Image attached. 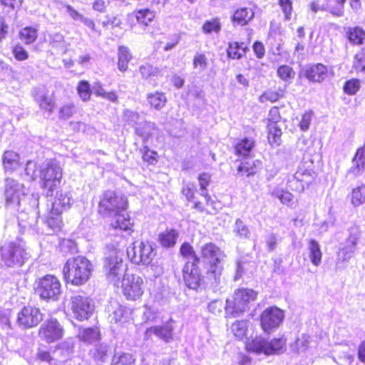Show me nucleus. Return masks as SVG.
Masks as SVG:
<instances>
[{
    "mask_svg": "<svg viewBox=\"0 0 365 365\" xmlns=\"http://www.w3.org/2000/svg\"><path fill=\"white\" fill-rule=\"evenodd\" d=\"M127 207V199L125 197L118 195L113 190H106L101 196L98 203V211L103 216L115 215V220L110 224V230L113 235H121L123 233L130 235L132 230L133 224L129 217L120 214Z\"/></svg>",
    "mask_w": 365,
    "mask_h": 365,
    "instance_id": "f257e3e1",
    "label": "nucleus"
},
{
    "mask_svg": "<svg viewBox=\"0 0 365 365\" xmlns=\"http://www.w3.org/2000/svg\"><path fill=\"white\" fill-rule=\"evenodd\" d=\"M92 271L91 262L83 256L69 258L63 269L66 281L74 285L86 283L89 279Z\"/></svg>",
    "mask_w": 365,
    "mask_h": 365,
    "instance_id": "f03ea898",
    "label": "nucleus"
},
{
    "mask_svg": "<svg viewBox=\"0 0 365 365\" xmlns=\"http://www.w3.org/2000/svg\"><path fill=\"white\" fill-rule=\"evenodd\" d=\"M200 254L209 263L208 277L212 278L215 283H219L223 269L221 262L225 257L224 252L213 242H207L200 247Z\"/></svg>",
    "mask_w": 365,
    "mask_h": 365,
    "instance_id": "7ed1b4c3",
    "label": "nucleus"
},
{
    "mask_svg": "<svg viewBox=\"0 0 365 365\" xmlns=\"http://www.w3.org/2000/svg\"><path fill=\"white\" fill-rule=\"evenodd\" d=\"M62 168L56 159H48L39 166V178L43 188L47 189V195H53L54 189L60 184Z\"/></svg>",
    "mask_w": 365,
    "mask_h": 365,
    "instance_id": "20e7f679",
    "label": "nucleus"
},
{
    "mask_svg": "<svg viewBox=\"0 0 365 365\" xmlns=\"http://www.w3.org/2000/svg\"><path fill=\"white\" fill-rule=\"evenodd\" d=\"M0 257L2 265L20 267L28 259V253L22 242L11 241L5 242L1 247Z\"/></svg>",
    "mask_w": 365,
    "mask_h": 365,
    "instance_id": "39448f33",
    "label": "nucleus"
},
{
    "mask_svg": "<svg viewBox=\"0 0 365 365\" xmlns=\"http://www.w3.org/2000/svg\"><path fill=\"white\" fill-rule=\"evenodd\" d=\"M257 293L250 289H240L235 291L232 299H227L225 313L233 317L249 309V304L257 298Z\"/></svg>",
    "mask_w": 365,
    "mask_h": 365,
    "instance_id": "423d86ee",
    "label": "nucleus"
},
{
    "mask_svg": "<svg viewBox=\"0 0 365 365\" xmlns=\"http://www.w3.org/2000/svg\"><path fill=\"white\" fill-rule=\"evenodd\" d=\"M103 269L108 281L117 287L119 286L121 277L128 274L125 273L126 265L123 262L122 254L117 250L105 257Z\"/></svg>",
    "mask_w": 365,
    "mask_h": 365,
    "instance_id": "0eeeda50",
    "label": "nucleus"
},
{
    "mask_svg": "<svg viewBox=\"0 0 365 365\" xmlns=\"http://www.w3.org/2000/svg\"><path fill=\"white\" fill-rule=\"evenodd\" d=\"M36 292L41 299L57 301L61 294V284L58 279L52 274H46L38 278Z\"/></svg>",
    "mask_w": 365,
    "mask_h": 365,
    "instance_id": "6e6552de",
    "label": "nucleus"
},
{
    "mask_svg": "<svg viewBox=\"0 0 365 365\" xmlns=\"http://www.w3.org/2000/svg\"><path fill=\"white\" fill-rule=\"evenodd\" d=\"M127 255L134 264L148 265L155 256V252L153 245L148 242H135L127 249Z\"/></svg>",
    "mask_w": 365,
    "mask_h": 365,
    "instance_id": "1a4fd4ad",
    "label": "nucleus"
},
{
    "mask_svg": "<svg viewBox=\"0 0 365 365\" xmlns=\"http://www.w3.org/2000/svg\"><path fill=\"white\" fill-rule=\"evenodd\" d=\"M284 345L285 340L282 338L267 341L261 337H256L247 344V349L257 354L271 355L279 354L283 351Z\"/></svg>",
    "mask_w": 365,
    "mask_h": 365,
    "instance_id": "9d476101",
    "label": "nucleus"
},
{
    "mask_svg": "<svg viewBox=\"0 0 365 365\" xmlns=\"http://www.w3.org/2000/svg\"><path fill=\"white\" fill-rule=\"evenodd\" d=\"M317 177L313 169L306 167L304 164L300 165L292 177L287 180V186L294 191L302 192L305 186L312 183Z\"/></svg>",
    "mask_w": 365,
    "mask_h": 365,
    "instance_id": "9b49d317",
    "label": "nucleus"
},
{
    "mask_svg": "<svg viewBox=\"0 0 365 365\" xmlns=\"http://www.w3.org/2000/svg\"><path fill=\"white\" fill-rule=\"evenodd\" d=\"M64 334V329L60 322L53 317L45 320L41 325L38 335L46 343H53L61 339Z\"/></svg>",
    "mask_w": 365,
    "mask_h": 365,
    "instance_id": "f8f14e48",
    "label": "nucleus"
},
{
    "mask_svg": "<svg viewBox=\"0 0 365 365\" xmlns=\"http://www.w3.org/2000/svg\"><path fill=\"white\" fill-rule=\"evenodd\" d=\"M143 279L135 274H127L121 281V288L123 294L128 299L136 300L143 294Z\"/></svg>",
    "mask_w": 365,
    "mask_h": 365,
    "instance_id": "ddd939ff",
    "label": "nucleus"
},
{
    "mask_svg": "<svg viewBox=\"0 0 365 365\" xmlns=\"http://www.w3.org/2000/svg\"><path fill=\"white\" fill-rule=\"evenodd\" d=\"M284 318L283 310L277 307H270L264 309L260 315V324L265 332L277 329Z\"/></svg>",
    "mask_w": 365,
    "mask_h": 365,
    "instance_id": "4468645a",
    "label": "nucleus"
},
{
    "mask_svg": "<svg viewBox=\"0 0 365 365\" xmlns=\"http://www.w3.org/2000/svg\"><path fill=\"white\" fill-rule=\"evenodd\" d=\"M71 309L77 319H88L94 310V304L93 300L87 297L75 295L71 297Z\"/></svg>",
    "mask_w": 365,
    "mask_h": 365,
    "instance_id": "2eb2a0df",
    "label": "nucleus"
},
{
    "mask_svg": "<svg viewBox=\"0 0 365 365\" xmlns=\"http://www.w3.org/2000/svg\"><path fill=\"white\" fill-rule=\"evenodd\" d=\"M25 195L24 186L18 181L7 178L5 182L4 198L7 206L18 207Z\"/></svg>",
    "mask_w": 365,
    "mask_h": 365,
    "instance_id": "dca6fc26",
    "label": "nucleus"
},
{
    "mask_svg": "<svg viewBox=\"0 0 365 365\" xmlns=\"http://www.w3.org/2000/svg\"><path fill=\"white\" fill-rule=\"evenodd\" d=\"M43 319V314L39 308L26 306L18 314L17 323L24 329L36 327Z\"/></svg>",
    "mask_w": 365,
    "mask_h": 365,
    "instance_id": "f3484780",
    "label": "nucleus"
},
{
    "mask_svg": "<svg viewBox=\"0 0 365 365\" xmlns=\"http://www.w3.org/2000/svg\"><path fill=\"white\" fill-rule=\"evenodd\" d=\"M51 214L61 215L63 212L68 210L73 204V199L71 193L67 191H57L56 195L51 200Z\"/></svg>",
    "mask_w": 365,
    "mask_h": 365,
    "instance_id": "a211bd4d",
    "label": "nucleus"
},
{
    "mask_svg": "<svg viewBox=\"0 0 365 365\" xmlns=\"http://www.w3.org/2000/svg\"><path fill=\"white\" fill-rule=\"evenodd\" d=\"M173 330L174 327L171 320L165 324L148 328L145 331L144 338L148 340L153 335H155L163 341L168 343L173 339Z\"/></svg>",
    "mask_w": 365,
    "mask_h": 365,
    "instance_id": "6ab92c4d",
    "label": "nucleus"
},
{
    "mask_svg": "<svg viewBox=\"0 0 365 365\" xmlns=\"http://www.w3.org/2000/svg\"><path fill=\"white\" fill-rule=\"evenodd\" d=\"M182 272L186 286L190 289H197L202 281V275L196 263L186 262Z\"/></svg>",
    "mask_w": 365,
    "mask_h": 365,
    "instance_id": "aec40b11",
    "label": "nucleus"
},
{
    "mask_svg": "<svg viewBox=\"0 0 365 365\" xmlns=\"http://www.w3.org/2000/svg\"><path fill=\"white\" fill-rule=\"evenodd\" d=\"M328 73V68L322 63L314 64L304 71L305 77L311 82L320 83L323 81Z\"/></svg>",
    "mask_w": 365,
    "mask_h": 365,
    "instance_id": "412c9836",
    "label": "nucleus"
},
{
    "mask_svg": "<svg viewBox=\"0 0 365 365\" xmlns=\"http://www.w3.org/2000/svg\"><path fill=\"white\" fill-rule=\"evenodd\" d=\"M365 168V148H359L352 159V165L348 171V175L354 178L361 175Z\"/></svg>",
    "mask_w": 365,
    "mask_h": 365,
    "instance_id": "4be33fe9",
    "label": "nucleus"
},
{
    "mask_svg": "<svg viewBox=\"0 0 365 365\" xmlns=\"http://www.w3.org/2000/svg\"><path fill=\"white\" fill-rule=\"evenodd\" d=\"M34 98L40 108L49 113H51L55 107L53 99L48 96L43 89H36L34 93Z\"/></svg>",
    "mask_w": 365,
    "mask_h": 365,
    "instance_id": "5701e85b",
    "label": "nucleus"
},
{
    "mask_svg": "<svg viewBox=\"0 0 365 365\" xmlns=\"http://www.w3.org/2000/svg\"><path fill=\"white\" fill-rule=\"evenodd\" d=\"M262 163L257 160L248 159L240 163L237 168V174L245 175L247 177L254 175L257 173Z\"/></svg>",
    "mask_w": 365,
    "mask_h": 365,
    "instance_id": "b1692460",
    "label": "nucleus"
},
{
    "mask_svg": "<svg viewBox=\"0 0 365 365\" xmlns=\"http://www.w3.org/2000/svg\"><path fill=\"white\" fill-rule=\"evenodd\" d=\"M179 233L176 230L167 229L158 235V242L166 248L172 247L176 244Z\"/></svg>",
    "mask_w": 365,
    "mask_h": 365,
    "instance_id": "393cba45",
    "label": "nucleus"
},
{
    "mask_svg": "<svg viewBox=\"0 0 365 365\" xmlns=\"http://www.w3.org/2000/svg\"><path fill=\"white\" fill-rule=\"evenodd\" d=\"M308 257L313 265L318 267L321 264L322 252L320 245L315 240H310L308 243Z\"/></svg>",
    "mask_w": 365,
    "mask_h": 365,
    "instance_id": "a878e982",
    "label": "nucleus"
},
{
    "mask_svg": "<svg viewBox=\"0 0 365 365\" xmlns=\"http://www.w3.org/2000/svg\"><path fill=\"white\" fill-rule=\"evenodd\" d=\"M356 251V249L353 246L351 247L346 245L339 249L336 259V267L337 269L342 268L344 264L347 263L352 258Z\"/></svg>",
    "mask_w": 365,
    "mask_h": 365,
    "instance_id": "bb28decb",
    "label": "nucleus"
},
{
    "mask_svg": "<svg viewBox=\"0 0 365 365\" xmlns=\"http://www.w3.org/2000/svg\"><path fill=\"white\" fill-rule=\"evenodd\" d=\"M3 165L6 170L13 171L20 165L19 155L11 150L4 152L3 155Z\"/></svg>",
    "mask_w": 365,
    "mask_h": 365,
    "instance_id": "cd10ccee",
    "label": "nucleus"
},
{
    "mask_svg": "<svg viewBox=\"0 0 365 365\" xmlns=\"http://www.w3.org/2000/svg\"><path fill=\"white\" fill-rule=\"evenodd\" d=\"M112 312L109 314L110 323H124L128 317V311L127 309L118 304L111 305Z\"/></svg>",
    "mask_w": 365,
    "mask_h": 365,
    "instance_id": "c85d7f7f",
    "label": "nucleus"
},
{
    "mask_svg": "<svg viewBox=\"0 0 365 365\" xmlns=\"http://www.w3.org/2000/svg\"><path fill=\"white\" fill-rule=\"evenodd\" d=\"M147 100L150 106L156 110H160L167 102L165 94L160 91L148 93L147 95Z\"/></svg>",
    "mask_w": 365,
    "mask_h": 365,
    "instance_id": "c756f323",
    "label": "nucleus"
},
{
    "mask_svg": "<svg viewBox=\"0 0 365 365\" xmlns=\"http://www.w3.org/2000/svg\"><path fill=\"white\" fill-rule=\"evenodd\" d=\"M100 332L97 328H86L79 329L78 337L84 342L91 344L99 339Z\"/></svg>",
    "mask_w": 365,
    "mask_h": 365,
    "instance_id": "7c9ffc66",
    "label": "nucleus"
},
{
    "mask_svg": "<svg viewBox=\"0 0 365 365\" xmlns=\"http://www.w3.org/2000/svg\"><path fill=\"white\" fill-rule=\"evenodd\" d=\"M247 47L244 43L232 42L229 43L227 52L229 58L240 59L246 53Z\"/></svg>",
    "mask_w": 365,
    "mask_h": 365,
    "instance_id": "2f4dec72",
    "label": "nucleus"
},
{
    "mask_svg": "<svg viewBox=\"0 0 365 365\" xmlns=\"http://www.w3.org/2000/svg\"><path fill=\"white\" fill-rule=\"evenodd\" d=\"M132 56L125 46H121L118 48V69L120 71H125L128 69V63L130 61Z\"/></svg>",
    "mask_w": 365,
    "mask_h": 365,
    "instance_id": "473e14b6",
    "label": "nucleus"
},
{
    "mask_svg": "<svg viewBox=\"0 0 365 365\" xmlns=\"http://www.w3.org/2000/svg\"><path fill=\"white\" fill-rule=\"evenodd\" d=\"M135 359L128 353H115L110 365H135Z\"/></svg>",
    "mask_w": 365,
    "mask_h": 365,
    "instance_id": "72a5a7b5",
    "label": "nucleus"
},
{
    "mask_svg": "<svg viewBox=\"0 0 365 365\" xmlns=\"http://www.w3.org/2000/svg\"><path fill=\"white\" fill-rule=\"evenodd\" d=\"M255 145L252 140L245 138L235 145V153L238 155L247 156Z\"/></svg>",
    "mask_w": 365,
    "mask_h": 365,
    "instance_id": "f704fd0d",
    "label": "nucleus"
},
{
    "mask_svg": "<svg viewBox=\"0 0 365 365\" xmlns=\"http://www.w3.org/2000/svg\"><path fill=\"white\" fill-rule=\"evenodd\" d=\"M268 140L270 144L279 145L281 141L282 130L276 123H269Z\"/></svg>",
    "mask_w": 365,
    "mask_h": 365,
    "instance_id": "c9c22d12",
    "label": "nucleus"
},
{
    "mask_svg": "<svg viewBox=\"0 0 365 365\" xmlns=\"http://www.w3.org/2000/svg\"><path fill=\"white\" fill-rule=\"evenodd\" d=\"M254 12L251 9L242 8L237 10L232 16L234 21L249 23L254 17Z\"/></svg>",
    "mask_w": 365,
    "mask_h": 365,
    "instance_id": "e433bc0d",
    "label": "nucleus"
},
{
    "mask_svg": "<svg viewBox=\"0 0 365 365\" xmlns=\"http://www.w3.org/2000/svg\"><path fill=\"white\" fill-rule=\"evenodd\" d=\"M19 37L26 44H30L36 39L37 30L32 26H26L20 31Z\"/></svg>",
    "mask_w": 365,
    "mask_h": 365,
    "instance_id": "4c0bfd02",
    "label": "nucleus"
},
{
    "mask_svg": "<svg viewBox=\"0 0 365 365\" xmlns=\"http://www.w3.org/2000/svg\"><path fill=\"white\" fill-rule=\"evenodd\" d=\"M76 89L79 97L83 101L86 102L90 100L92 91L88 81L86 80L80 81Z\"/></svg>",
    "mask_w": 365,
    "mask_h": 365,
    "instance_id": "58836bf2",
    "label": "nucleus"
},
{
    "mask_svg": "<svg viewBox=\"0 0 365 365\" xmlns=\"http://www.w3.org/2000/svg\"><path fill=\"white\" fill-rule=\"evenodd\" d=\"M153 128V123L145 121L139 123V125L135 127V133L141 137L143 139V141L145 142V140H147V139L150 136L151 131Z\"/></svg>",
    "mask_w": 365,
    "mask_h": 365,
    "instance_id": "ea45409f",
    "label": "nucleus"
},
{
    "mask_svg": "<svg viewBox=\"0 0 365 365\" xmlns=\"http://www.w3.org/2000/svg\"><path fill=\"white\" fill-rule=\"evenodd\" d=\"M131 16H134L138 23H148L154 20L155 13L148 9H145L135 11Z\"/></svg>",
    "mask_w": 365,
    "mask_h": 365,
    "instance_id": "a19ab883",
    "label": "nucleus"
},
{
    "mask_svg": "<svg viewBox=\"0 0 365 365\" xmlns=\"http://www.w3.org/2000/svg\"><path fill=\"white\" fill-rule=\"evenodd\" d=\"M248 321L241 320L236 321L231 326V331L233 334L238 339H242L247 331Z\"/></svg>",
    "mask_w": 365,
    "mask_h": 365,
    "instance_id": "79ce46f5",
    "label": "nucleus"
},
{
    "mask_svg": "<svg viewBox=\"0 0 365 365\" xmlns=\"http://www.w3.org/2000/svg\"><path fill=\"white\" fill-rule=\"evenodd\" d=\"M233 232L235 235L240 239H247L250 235V231L248 227L240 219L236 220L233 227Z\"/></svg>",
    "mask_w": 365,
    "mask_h": 365,
    "instance_id": "37998d69",
    "label": "nucleus"
},
{
    "mask_svg": "<svg viewBox=\"0 0 365 365\" xmlns=\"http://www.w3.org/2000/svg\"><path fill=\"white\" fill-rule=\"evenodd\" d=\"M349 235L346 239V245L357 249V243L361 236V230L358 226L354 225L349 230Z\"/></svg>",
    "mask_w": 365,
    "mask_h": 365,
    "instance_id": "c03bdc74",
    "label": "nucleus"
},
{
    "mask_svg": "<svg viewBox=\"0 0 365 365\" xmlns=\"http://www.w3.org/2000/svg\"><path fill=\"white\" fill-rule=\"evenodd\" d=\"M365 202V185L353 189L351 192V203L358 207Z\"/></svg>",
    "mask_w": 365,
    "mask_h": 365,
    "instance_id": "a18cd8bd",
    "label": "nucleus"
},
{
    "mask_svg": "<svg viewBox=\"0 0 365 365\" xmlns=\"http://www.w3.org/2000/svg\"><path fill=\"white\" fill-rule=\"evenodd\" d=\"M272 195L278 198L282 203L288 206H292L293 204V195L288 192L279 189H275L272 191Z\"/></svg>",
    "mask_w": 365,
    "mask_h": 365,
    "instance_id": "49530a36",
    "label": "nucleus"
},
{
    "mask_svg": "<svg viewBox=\"0 0 365 365\" xmlns=\"http://www.w3.org/2000/svg\"><path fill=\"white\" fill-rule=\"evenodd\" d=\"M192 64L195 69L199 73H202L207 68V58L204 53H197L193 58Z\"/></svg>",
    "mask_w": 365,
    "mask_h": 365,
    "instance_id": "de8ad7c7",
    "label": "nucleus"
},
{
    "mask_svg": "<svg viewBox=\"0 0 365 365\" xmlns=\"http://www.w3.org/2000/svg\"><path fill=\"white\" fill-rule=\"evenodd\" d=\"M211 176L210 174L204 173L198 176V181L201 190V195L204 196L207 202L211 199L210 196L207 192V187L209 185L210 182Z\"/></svg>",
    "mask_w": 365,
    "mask_h": 365,
    "instance_id": "09e8293b",
    "label": "nucleus"
},
{
    "mask_svg": "<svg viewBox=\"0 0 365 365\" xmlns=\"http://www.w3.org/2000/svg\"><path fill=\"white\" fill-rule=\"evenodd\" d=\"M277 75L279 77L284 81H289L294 78L295 72L293 69L287 65L280 66L277 69Z\"/></svg>",
    "mask_w": 365,
    "mask_h": 365,
    "instance_id": "8fccbe9b",
    "label": "nucleus"
},
{
    "mask_svg": "<svg viewBox=\"0 0 365 365\" xmlns=\"http://www.w3.org/2000/svg\"><path fill=\"white\" fill-rule=\"evenodd\" d=\"M365 37L364 31L359 27H355L348 33L349 41L354 43L360 44Z\"/></svg>",
    "mask_w": 365,
    "mask_h": 365,
    "instance_id": "3c124183",
    "label": "nucleus"
},
{
    "mask_svg": "<svg viewBox=\"0 0 365 365\" xmlns=\"http://www.w3.org/2000/svg\"><path fill=\"white\" fill-rule=\"evenodd\" d=\"M346 0H327V9L334 14L340 16Z\"/></svg>",
    "mask_w": 365,
    "mask_h": 365,
    "instance_id": "603ef678",
    "label": "nucleus"
},
{
    "mask_svg": "<svg viewBox=\"0 0 365 365\" xmlns=\"http://www.w3.org/2000/svg\"><path fill=\"white\" fill-rule=\"evenodd\" d=\"M180 254L187 258L192 259V262H198L199 258L195 255L193 247L187 242H185L181 245Z\"/></svg>",
    "mask_w": 365,
    "mask_h": 365,
    "instance_id": "864d4df0",
    "label": "nucleus"
},
{
    "mask_svg": "<svg viewBox=\"0 0 365 365\" xmlns=\"http://www.w3.org/2000/svg\"><path fill=\"white\" fill-rule=\"evenodd\" d=\"M46 224L53 231L59 230L62 224L61 215L51 214V210H50L46 219Z\"/></svg>",
    "mask_w": 365,
    "mask_h": 365,
    "instance_id": "5fc2aeb1",
    "label": "nucleus"
},
{
    "mask_svg": "<svg viewBox=\"0 0 365 365\" xmlns=\"http://www.w3.org/2000/svg\"><path fill=\"white\" fill-rule=\"evenodd\" d=\"M361 86L360 81L358 79H351L347 81L344 86V91L349 95H354L359 90Z\"/></svg>",
    "mask_w": 365,
    "mask_h": 365,
    "instance_id": "6e6d98bb",
    "label": "nucleus"
},
{
    "mask_svg": "<svg viewBox=\"0 0 365 365\" xmlns=\"http://www.w3.org/2000/svg\"><path fill=\"white\" fill-rule=\"evenodd\" d=\"M140 73L143 78H148L151 76H155L158 75L159 71L158 68L150 65V64H145L142 65L139 68Z\"/></svg>",
    "mask_w": 365,
    "mask_h": 365,
    "instance_id": "4d7b16f0",
    "label": "nucleus"
},
{
    "mask_svg": "<svg viewBox=\"0 0 365 365\" xmlns=\"http://www.w3.org/2000/svg\"><path fill=\"white\" fill-rule=\"evenodd\" d=\"M283 96L282 93H279L273 91H268L264 92L259 98L261 103L266 101L275 102Z\"/></svg>",
    "mask_w": 365,
    "mask_h": 365,
    "instance_id": "13d9d810",
    "label": "nucleus"
},
{
    "mask_svg": "<svg viewBox=\"0 0 365 365\" xmlns=\"http://www.w3.org/2000/svg\"><path fill=\"white\" fill-rule=\"evenodd\" d=\"M12 53L15 58L19 61H25L29 58V53L27 51L19 44L14 46Z\"/></svg>",
    "mask_w": 365,
    "mask_h": 365,
    "instance_id": "bf43d9fd",
    "label": "nucleus"
},
{
    "mask_svg": "<svg viewBox=\"0 0 365 365\" xmlns=\"http://www.w3.org/2000/svg\"><path fill=\"white\" fill-rule=\"evenodd\" d=\"M142 158L144 161L148 162L150 164H153L157 161L156 155L157 153L150 150L147 145H145L141 150Z\"/></svg>",
    "mask_w": 365,
    "mask_h": 365,
    "instance_id": "052dcab7",
    "label": "nucleus"
},
{
    "mask_svg": "<svg viewBox=\"0 0 365 365\" xmlns=\"http://www.w3.org/2000/svg\"><path fill=\"white\" fill-rule=\"evenodd\" d=\"M123 117L128 124L132 125L133 126L135 125V127L139 125L138 121L140 120V115L138 113L130 110H125L124 111Z\"/></svg>",
    "mask_w": 365,
    "mask_h": 365,
    "instance_id": "680f3d73",
    "label": "nucleus"
},
{
    "mask_svg": "<svg viewBox=\"0 0 365 365\" xmlns=\"http://www.w3.org/2000/svg\"><path fill=\"white\" fill-rule=\"evenodd\" d=\"M26 174L34 180L39 177V169H37L36 165L32 161H28L25 168Z\"/></svg>",
    "mask_w": 365,
    "mask_h": 365,
    "instance_id": "e2e57ef3",
    "label": "nucleus"
},
{
    "mask_svg": "<svg viewBox=\"0 0 365 365\" xmlns=\"http://www.w3.org/2000/svg\"><path fill=\"white\" fill-rule=\"evenodd\" d=\"M37 358L45 362H48L50 364H56V358L52 356L48 351L39 349L37 351Z\"/></svg>",
    "mask_w": 365,
    "mask_h": 365,
    "instance_id": "0e129e2a",
    "label": "nucleus"
},
{
    "mask_svg": "<svg viewBox=\"0 0 365 365\" xmlns=\"http://www.w3.org/2000/svg\"><path fill=\"white\" fill-rule=\"evenodd\" d=\"M195 185L192 182L183 183L182 193L185 196L187 200H192L195 195Z\"/></svg>",
    "mask_w": 365,
    "mask_h": 365,
    "instance_id": "69168bd1",
    "label": "nucleus"
},
{
    "mask_svg": "<svg viewBox=\"0 0 365 365\" xmlns=\"http://www.w3.org/2000/svg\"><path fill=\"white\" fill-rule=\"evenodd\" d=\"M108 347L107 345L99 344L96 347V353L94 354L95 359L98 361H104L107 353H108Z\"/></svg>",
    "mask_w": 365,
    "mask_h": 365,
    "instance_id": "338daca9",
    "label": "nucleus"
},
{
    "mask_svg": "<svg viewBox=\"0 0 365 365\" xmlns=\"http://www.w3.org/2000/svg\"><path fill=\"white\" fill-rule=\"evenodd\" d=\"M75 112L73 104H66L60 109V118H68L73 115Z\"/></svg>",
    "mask_w": 365,
    "mask_h": 365,
    "instance_id": "774afa93",
    "label": "nucleus"
}]
</instances>
